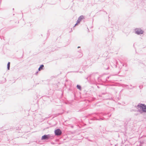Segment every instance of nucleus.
Returning a JSON list of instances; mask_svg holds the SVG:
<instances>
[{"label":"nucleus","instance_id":"nucleus-1","mask_svg":"<svg viewBox=\"0 0 146 146\" xmlns=\"http://www.w3.org/2000/svg\"><path fill=\"white\" fill-rule=\"evenodd\" d=\"M138 106L142 109V110L144 112H146V106L142 104H141L140 105H138Z\"/></svg>","mask_w":146,"mask_h":146},{"label":"nucleus","instance_id":"nucleus-2","mask_svg":"<svg viewBox=\"0 0 146 146\" xmlns=\"http://www.w3.org/2000/svg\"><path fill=\"white\" fill-rule=\"evenodd\" d=\"M135 31L136 33L138 35L142 34L143 32L142 30L139 29H135Z\"/></svg>","mask_w":146,"mask_h":146},{"label":"nucleus","instance_id":"nucleus-3","mask_svg":"<svg viewBox=\"0 0 146 146\" xmlns=\"http://www.w3.org/2000/svg\"><path fill=\"white\" fill-rule=\"evenodd\" d=\"M55 133L56 135H60L61 133V132L59 129H57L55 131Z\"/></svg>","mask_w":146,"mask_h":146},{"label":"nucleus","instance_id":"nucleus-4","mask_svg":"<svg viewBox=\"0 0 146 146\" xmlns=\"http://www.w3.org/2000/svg\"><path fill=\"white\" fill-rule=\"evenodd\" d=\"M48 135H45L42 137V139H48Z\"/></svg>","mask_w":146,"mask_h":146},{"label":"nucleus","instance_id":"nucleus-5","mask_svg":"<svg viewBox=\"0 0 146 146\" xmlns=\"http://www.w3.org/2000/svg\"><path fill=\"white\" fill-rule=\"evenodd\" d=\"M44 67V65H41L40 67L38 68V70L39 71L43 69V68Z\"/></svg>","mask_w":146,"mask_h":146},{"label":"nucleus","instance_id":"nucleus-6","mask_svg":"<svg viewBox=\"0 0 146 146\" xmlns=\"http://www.w3.org/2000/svg\"><path fill=\"white\" fill-rule=\"evenodd\" d=\"M80 22V21H79V19H78L77 23L75 25V26L76 25H78V24H79Z\"/></svg>","mask_w":146,"mask_h":146},{"label":"nucleus","instance_id":"nucleus-7","mask_svg":"<svg viewBox=\"0 0 146 146\" xmlns=\"http://www.w3.org/2000/svg\"><path fill=\"white\" fill-rule=\"evenodd\" d=\"M10 62H9L7 64V68L8 70H9V68H10Z\"/></svg>","mask_w":146,"mask_h":146},{"label":"nucleus","instance_id":"nucleus-8","mask_svg":"<svg viewBox=\"0 0 146 146\" xmlns=\"http://www.w3.org/2000/svg\"><path fill=\"white\" fill-rule=\"evenodd\" d=\"M79 18L82 20L84 18V17L83 16H81L79 17Z\"/></svg>","mask_w":146,"mask_h":146},{"label":"nucleus","instance_id":"nucleus-9","mask_svg":"<svg viewBox=\"0 0 146 146\" xmlns=\"http://www.w3.org/2000/svg\"><path fill=\"white\" fill-rule=\"evenodd\" d=\"M77 88L78 89L80 90H81V87H80V85H77Z\"/></svg>","mask_w":146,"mask_h":146},{"label":"nucleus","instance_id":"nucleus-10","mask_svg":"<svg viewBox=\"0 0 146 146\" xmlns=\"http://www.w3.org/2000/svg\"><path fill=\"white\" fill-rule=\"evenodd\" d=\"M78 19H79V21H81V20H80L79 18H78Z\"/></svg>","mask_w":146,"mask_h":146}]
</instances>
